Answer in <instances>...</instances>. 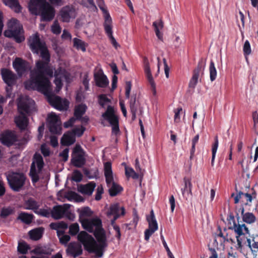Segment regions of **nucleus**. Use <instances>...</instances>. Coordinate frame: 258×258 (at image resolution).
Listing matches in <instances>:
<instances>
[{
  "label": "nucleus",
  "mask_w": 258,
  "mask_h": 258,
  "mask_svg": "<svg viewBox=\"0 0 258 258\" xmlns=\"http://www.w3.org/2000/svg\"><path fill=\"white\" fill-rule=\"evenodd\" d=\"M30 48L33 53H40L42 60H38L35 63V68L30 72V78L46 74L50 78L53 77V71L49 63L50 54L44 42H42L37 33L30 36L28 40Z\"/></svg>",
  "instance_id": "1"
},
{
  "label": "nucleus",
  "mask_w": 258,
  "mask_h": 258,
  "mask_svg": "<svg viewBox=\"0 0 258 258\" xmlns=\"http://www.w3.org/2000/svg\"><path fill=\"white\" fill-rule=\"evenodd\" d=\"M46 74L29 79L24 83L26 89L36 90L43 94L47 98L49 104L59 110H67L69 107V102L67 100H62L58 96L55 95L52 92L51 84Z\"/></svg>",
  "instance_id": "2"
},
{
  "label": "nucleus",
  "mask_w": 258,
  "mask_h": 258,
  "mask_svg": "<svg viewBox=\"0 0 258 258\" xmlns=\"http://www.w3.org/2000/svg\"><path fill=\"white\" fill-rule=\"evenodd\" d=\"M95 237L98 243L85 231H81L78 235V240L83 244L86 250L89 253H94L97 257H101L108 246L107 238L101 235Z\"/></svg>",
  "instance_id": "3"
},
{
  "label": "nucleus",
  "mask_w": 258,
  "mask_h": 258,
  "mask_svg": "<svg viewBox=\"0 0 258 258\" xmlns=\"http://www.w3.org/2000/svg\"><path fill=\"white\" fill-rule=\"evenodd\" d=\"M28 7L32 14L40 16L41 21L49 22L54 17V8L46 0H30Z\"/></svg>",
  "instance_id": "4"
},
{
  "label": "nucleus",
  "mask_w": 258,
  "mask_h": 258,
  "mask_svg": "<svg viewBox=\"0 0 258 258\" xmlns=\"http://www.w3.org/2000/svg\"><path fill=\"white\" fill-rule=\"evenodd\" d=\"M236 217L237 222H234V224L230 225L228 229L234 232L237 241L236 248L237 250L241 251L243 249V238L246 235L250 234V230L245 223L239 221L240 217L238 213L236 214Z\"/></svg>",
  "instance_id": "5"
},
{
  "label": "nucleus",
  "mask_w": 258,
  "mask_h": 258,
  "mask_svg": "<svg viewBox=\"0 0 258 258\" xmlns=\"http://www.w3.org/2000/svg\"><path fill=\"white\" fill-rule=\"evenodd\" d=\"M104 176L107 186L108 187V192L110 196L115 197L123 190V187L114 181L112 171L111 163L106 162L104 164Z\"/></svg>",
  "instance_id": "6"
},
{
  "label": "nucleus",
  "mask_w": 258,
  "mask_h": 258,
  "mask_svg": "<svg viewBox=\"0 0 258 258\" xmlns=\"http://www.w3.org/2000/svg\"><path fill=\"white\" fill-rule=\"evenodd\" d=\"M82 227L90 233H93L94 236H100L106 237L105 230L102 227L101 220L98 218H89V219L81 221Z\"/></svg>",
  "instance_id": "7"
},
{
  "label": "nucleus",
  "mask_w": 258,
  "mask_h": 258,
  "mask_svg": "<svg viewBox=\"0 0 258 258\" xmlns=\"http://www.w3.org/2000/svg\"><path fill=\"white\" fill-rule=\"evenodd\" d=\"M6 176L8 184L11 189L18 192L22 189L26 179L23 173L12 171L8 173Z\"/></svg>",
  "instance_id": "8"
},
{
  "label": "nucleus",
  "mask_w": 258,
  "mask_h": 258,
  "mask_svg": "<svg viewBox=\"0 0 258 258\" xmlns=\"http://www.w3.org/2000/svg\"><path fill=\"white\" fill-rule=\"evenodd\" d=\"M17 21L13 19L10 21L8 24L9 29L5 31L4 35L8 38H13L17 43H20L24 41L25 37L23 28L15 25Z\"/></svg>",
  "instance_id": "9"
},
{
  "label": "nucleus",
  "mask_w": 258,
  "mask_h": 258,
  "mask_svg": "<svg viewBox=\"0 0 258 258\" xmlns=\"http://www.w3.org/2000/svg\"><path fill=\"white\" fill-rule=\"evenodd\" d=\"M102 116L112 126V134L117 135L119 133L118 117L115 114L113 106L108 105L105 112L102 114Z\"/></svg>",
  "instance_id": "10"
},
{
  "label": "nucleus",
  "mask_w": 258,
  "mask_h": 258,
  "mask_svg": "<svg viewBox=\"0 0 258 258\" xmlns=\"http://www.w3.org/2000/svg\"><path fill=\"white\" fill-rule=\"evenodd\" d=\"M256 192L253 188L249 190L248 192L244 193L242 191H238L235 196L234 193L231 197L234 198V203L237 204L240 201L243 203L245 205L250 206L252 201L256 198Z\"/></svg>",
  "instance_id": "11"
},
{
  "label": "nucleus",
  "mask_w": 258,
  "mask_h": 258,
  "mask_svg": "<svg viewBox=\"0 0 258 258\" xmlns=\"http://www.w3.org/2000/svg\"><path fill=\"white\" fill-rule=\"evenodd\" d=\"M73 154L74 156L71 159L72 165L78 168L83 167L86 163V159L85 153L82 147L79 144H76L73 149Z\"/></svg>",
  "instance_id": "12"
},
{
  "label": "nucleus",
  "mask_w": 258,
  "mask_h": 258,
  "mask_svg": "<svg viewBox=\"0 0 258 258\" xmlns=\"http://www.w3.org/2000/svg\"><path fill=\"white\" fill-rule=\"evenodd\" d=\"M47 126L52 134H61V123L58 116L54 113H51L47 116Z\"/></svg>",
  "instance_id": "13"
},
{
  "label": "nucleus",
  "mask_w": 258,
  "mask_h": 258,
  "mask_svg": "<svg viewBox=\"0 0 258 258\" xmlns=\"http://www.w3.org/2000/svg\"><path fill=\"white\" fill-rule=\"evenodd\" d=\"M35 103L34 101L28 97L22 99L18 103V110L20 114H30L35 110Z\"/></svg>",
  "instance_id": "14"
},
{
  "label": "nucleus",
  "mask_w": 258,
  "mask_h": 258,
  "mask_svg": "<svg viewBox=\"0 0 258 258\" xmlns=\"http://www.w3.org/2000/svg\"><path fill=\"white\" fill-rule=\"evenodd\" d=\"M0 140L4 145L10 147L17 141V136L14 131L6 130L1 134Z\"/></svg>",
  "instance_id": "15"
},
{
  "label": "nucleus",
  "mask_w": 258,
  "mask_h": 258,
  "mask_svg": "<svg viewBox=\"0 0 258 258\" xmlns=\"http://www.w3.org/2000/svg\"><path fill=\"white\" fill-rule=\"evenodd\" d=\"M205 66L206 61L201 59L199 61L197 68L194 70L192 78H191L188 84V87L189 88L193 89L195 88L198 83L200 73L201 71L204 70Z\"/></svg>",
  "instance_id": "16"
},
{
  "label": "nucleus",
  "mask_w": 258,
  "mask_h": 258,
  "mask_svg": "<svg viewBox=\"0 0 258 258\" xmlns=\"http://www.w3.org/2000/svg\"><path fill=\"white\" fill-rule=\"evenodd\" d=\"M71 205L64 204L62 205L55 206L51 211V217L55 219L59 220L63 217L64 214L69 210Z\"/></svg>",
  "instance_id": "17"
},
{
  "label": "nucleus",
  "mask_w": 258,
  "mask_h": 258,
  "mask_svg": "<svg viewBox=\"0 0 258 258\" xmlns=\"http://www.w3.org/2000/svg\"><path fill=\"white\" fill-rule=\"evenodd\" d=\"M144 71L146 77L150 85L151 89L154 95L156 94V84L152 77L150 70L149 62L147 57H144Z\"/></svg>",
  "instance_id": "18"
},
{
  "label": "nucleus",
  "mask_w": 258,
  "mask_h": 258,
  "mask_svg": "<svg viewBox=\"0 0 258 258\" xmlns=\"http://www.w3.org/2000/svg\"><path fill=\"white\" fill-rule=\"evenodd\" d=\"M66 252L68 255L76 257L82 254V246L76 242H70L68 245Z\"/></svg>",
  "instance_id": "19"
},
{
  "label": "nucleus",
  "mask_w": 258,
  "mask_h": 258,
  "mask_svg": "<svg viewBox=\"0 0 258 258\" xmlns=\"http://www.w3.org/2000/svg\"><path fill=\"white\" fill-rule=\"evenodd\" d=\"M1 75L3 81L8 86H13L15 84L16 76L11 71L5 68L2 69Z\"/></svg>",
  "instance_id": "20"
},
{
  "label": "nucleus",
  "mask_w": 258,
  "mask_h": 258,
  "mask_svg": "<svg viewBox=\"0 0 258 258\" xmlns=\"http://www.w3.org/2000/svg\"><path fill=\"white\" fill-rule=\"evenodd\" d=\"M59 14L63 22H69L71 17L75 15V9L72 6H67L61 9Z\"/></svg>",
  "instance_id": "21"
},
{
  "label": "nucleus",
  "mask_w": 258,
  "mask_h": 258,
  "mask_svg": "<svg viewBox=\"0 0 258 258\" xmlns=\"http://www.w3.org/2000/svg\"><path fill=\"white\" fill-rule=\"evenodd\" d=\"M125 214V210L123 207H121L119 203L111 204L107 212V217L110 216L120 215L123 216Z\"/></svg>",
  "instance_id": "22"
},
{
  "label": "nucleus",
  "mask_w": 258,
  "mask_h": 258,
  "mask_svg": "<svg viewBox=\"0 0 258 258\" xmlns=\"http://www.w3.org/2000/svg\"><path fill=\"white\" fill-rule=\"evenodd\" d=\"M94 80L96 86L100 88H105L109 84V81L103 72L95 73Z\"/></svg>",
  "instance_id": "23"
},
{
  "label": "nucleus",
  "mask_w": 258,
  "mask_h": 258,
  "mask_svg": "<svg viewBox=\"0 0 258 258\" xmlns=\"http://www.w3.org/2000/svg\"><path fill=\"white\" fill-rule=\"evenodd\" d=\"M239 212H241L242 222L248 224H252L256 221L255 216L251 212L244 213V208L241 206L239 210Z\"/></svg>",
  "instance_id": "24"
},
{
  "label": "nucleus",
  "mask_w": 258,
  "mask_h": 258,
  "mask_svg": "<svg viewBox=\"0 0 258 258\" xmlns=\"http://www.w3.org/2000/svg\"><path fill=\"white\" fill-rule=\"evenodd\" d=\"M17 126L20 130H25L29 123V119L25 114H20L19 116H16L14 119Z\"/></svg>",
  "instance_id": "25"
},
{
  "label": "nucleus",
  "mask_w": 258,
  "mask_h": 258,
  "mask_svg": "<svg viewBox=\"0 0 258 258\" xmlns=\"http://www.w3.org/2000/svg\"><path fill=\"white\" fill-rule=\"evenodd\" d=\"M75 142L76 138L70 131L65 133L60 140L61 145L65 146H71L74 144Z\"/></svg>",
  "instance_id": "26"
},
{
  "label": "nucleus",
  "mask_w": 258,
  "mask_h": 258,
  "mask_svg": "<svg viewBox=\"0 0 258 258\" xmlns=\"http://www.w3.org/2000/svg\"><path fill=\"white\" fill-rule=\"evenodd\" d=\"M96 186V183L91 181L84 185H81L79 188V191L83 194L88 196L92 195Z\"/></svg>",
  "instance_id": "27"
},
{
  "label": "nucleus",
  "mask_w": 258,
  "mask_h": 258,
  "mask_svg": "<svg viewBox=\"0 0 258 258\" xmlns=\"http://www.w3.org/2000/svg\"><path fill=\"white\" fill-rule=\"evenodd\" d=\"M34 219V216L32 214H29L25 212H21L17 217V220L21 221L22 222L29 225Z\"/></svg>",
  "instance_id": "28"
},
{
  "label": "nucleus",
  "mask_w": 258,
  "mask_h": 258,
  "mask_svg": "<svg viewBox=\"0 0 258 258\" xmlns=\"http://www.w3.org/2000/svg\"><path fill=\"white\" fill-rule=\"evenodd\" d=\"M105 22L104 23V28L106 34L108 36L112 35V19L109 14H106L104 16Z\"/></svg>",
  "instance_id": "29"
},
{
  "label": "nucleus",
  "mask_w": 258,
  "mask_h": 258,
  "mask_svg": "<svg viewBox=\"0 0 258 258\" xmlns=\"http://www.w3.org/2000/svg\"><path fill=\"white\" fill-rule=\"evenodd\" d=\"M77 212L79 214V221L81 223V221L84 220L89 219L86 218L87 217H91L93 214L90 208L88 207H84L82 209H78Z\"/></svg>",
  "instance_id": "30"
},
{
  "label": "nucleus",
  "mask_w": 258,
  "mask_h": 258,
  "mask_svg": "<svg viewBox=\"0 0 258 258\" xmlns=\"http://www.w3.org/2000/svg\"><path fill=\"white\" fill-rule=\"evenodd\" d=\"M4 3L13 10L16 13L21 12L22 7L19 4L18 0H3Z\"/></svg>",
  "instance_id": "31"
},
{
  "label": "nucleus",
  "mask_w": 258,
  "mask_h": 258,
  "mask_svg": "<svg viewBox=\"0 0 258 258\" xmlns=\"http://www.w3.org/2000/svg\"><path fill=\"white\" fill-rule=\"evenodd\" d=\"M39 207L38 203L33 198H30L25 202L24 209L26 210H31L34 212L38 210Z\"/></svg>",
  "instance_id": "32"
},
{
  "label": "nucleus",
  "mask_w": 258,
  "mask_h": 258,
  "mask_svg": "<svg viewBox=\"0 0 258 258\" xmlns=\"http://www.w3.org/2000/svg\"><path fill=\"white\" fill-rule=\"evenodd\" d=\"M146 219L149 224L148 228L156 231L158 229V224L153 210H151L150 215L147 216Z\"/></svg>",
  "instance_id": "33"
},
{
  "label": "nucleus",
  "mask_w": 258,
  "mask_h": 258,
  "mask_svg": "<svg viewBox=\"0 0 258 258\" xmlns=\"http://www.w3.org/2000/svg\"><path fill=\"white\" fill-rule=\"evenodd\" d=\"M87 109V106L84 104H81L76 106L74 110V116L76 119L81 118V117L85 113Z\"/></svg>",
  "instance_id": "34"
},
{
  "label": "nucleus",
  "mask_w": 258,
  "mask_h": 258,
  "mask_svg": "<svg viewBox=\"0 0 258 258\" xmlns=\"http://www.w3.org/2000/svg\"><path fill=\"white\" fill-rule=\"evenodd\" d=\"M44 229L42 227H39L31 230L29 232L30 238L33 240H38L40 239L43 234Z\"/></svg>",
  "instance_id": "35"
},
{
  "label": "nucleus",
  "mask_w": 258,
  "mask_h": 258,
  "mask_svg": "<svg viewBox=\"0 0 258 258\" xmlns=\"http://www.w3.org/2000/svg\"><path fill=\"white\" fill-rule=\"evenodd\" d=\"M183 182L184 183V187L181 189L182 196L183 197H186V195H192V184L190 179L188 178L184 177L183 178Z\"/></svg>",
  "instance_id": "36"
},
{
  "label": "nucleus",
  "mask_w": 258,
  "mask_h": 258,
  "mask_svg": "<svg viewBox=\"0 0 258 258\" xmlns=\"http://www.w3.org/2000/svg\"><path fill=\"white\" fill-rule=\"evenodd\" d=\"M13 66L18 74H23L26 71V67L23 60L17 58L13 63Z\"/></svg>",
  "instance_id": "37"
},
{
  "label": "nucleus",
  "mask_w": 258,
  "mask_h": 258,
  "mask_svg": "<svg viewBox=\"0 0 258 258\" xmlns=\"http://www.w3.org/2000/svg\"><path fill=\"white\" fill-rule=\"evenodd\" d=\"M74 47L78 50H81L83 52L86 50L87 46L86 43L82 40L77 38H74L73 39Z\"/></svg>",
  "instance_id": "38"
},
{
  "label": "nucleus",
  "mask_w": 258,
  "mask_h": 258,
  "mask_svg": "<svg viewBox=\"0 0 258 258\" xmlns=\"http://www.w3.org/2000/svg\"><path fill=\"white\" fill-rule=\"evenodd\" d=\"M153 26L154 27L156 35L159 39L162 40V34L160 32V29H162L163 27V23L160 20L159 22H154Z\"/></svg>",
  "instance_id": "39"
},
{
  "label": "nucleus",
  "mask_w": 258,
  "mask_h": 258,
  "mask_svg": "<svg viewBox=\"0 0 258 258\" xmlns=\"http://www.w3.org/2000/svg\"><path fill=\"white\" fill-rule=\"evenodd\" d=\"M30 249V247L25 241H22L19 242L18 246V251L23 254H25L28 252V250Z\"/></svg>",
  "instance_id": "40"
},
{
  "label": "nucleus",
  "mask_w": 258,
  "mask_h": 258,
  "mask_svg": "<svg viewBox=\"0 0 258 258\" xmlns=\"http://www.w3.org/2000/svg\"><path fill=\"white\" fill-rule=\"evenodd\" d=\"M54 76L55 77L54 83L56 86L57 91H59L62 86V83L61 77L60 74V71L58 72V71H55L54 72Z\"/></svg>",
  "instance_id": "41"
},
{
  "label": "nucleus",
  "mask_w": 258,
  "mask_h": 258,
  "mask_svg": "<svg viewBox=\"0 0 258 258\" xmlns=\"http://www.w3.org/2000/svg\"><path fill=\"white\" fill-rule=\"evenodd\" d=\"M210 78L212 82L215 81L217 77V70L214 62L211 60L209 66Z\"/></svg>",
  "instance_id": "42"
},
{
  "label": "nucleus",
  "mask_w": 258,
  "mask_h": 258,
  "mask_svg": "<svg viewBox=\"0 0 258 258\" xmlns=\"http://www.w3.org/2000/svg\"><path fill=\"white\" fill-rule=\"evenodd\" d=\"M34 158L37 164L38 171L40 172L41 171L44 166L43 158L41 155L36 153L34 156Z\"/></svg>",
  "instance_id": "43"
},
{
  "label": "nucleus",
  "mask_w": 258,
  "mask_h": 258,
  "mask_svg": "<svg viewBox=\"0 0 258 258\" xmlns=\"http://www.w3.org/2000/svg\"><path fill=\"white\" fill-rule=\"evenodd\" d=\"M85 130V127L81 125L80 127H75L70 131L73 134L74 136L76 138V137H81L83 135Z\"/></svg>",
  "instance_id": "44"
},
{
  "label": "nucleus",
  "mask_w": 258,
  "mask_h": 258,
  "mask_svg": "<svg viewBox=\"0 0 258 258\" xmlns=\"http://www.w3.org/2000/svg\"><path fill=\"white\" fill-rule=\"evenodd\" d=\"M110 102V99L105 94H101L98 96V103L102 107L104 108L106 104Z\"/></svg>",
  "instance_id": "45"
},
{
  "label": "nucleus",
  "mask_w": 258,
  "mask_h": 258,
  "mask_svg": "<svg viewBox=\"0 0 258 258\" xmlns=\"http://www.w3.org/2000/svg\"><path fill=\"white\" fill-rule=\"evenodd\" d=\"M138 172H136L132 168H125V175L127 177H131L134 179H137L139 177Z\"/></svg>",
  "instance_id": "46"
},
{
  "label": "nucleus",
  "mask_w": 258,
  "mask_h": 258,
  "mask_svg": "<svg viewBox=\"0 0 258 258\" xmlns=\"http://www.w3.org/2000/svg\"><path fill=\"white\" fill-rule=\"evenodd\" d=\"M199 140V135H197L191 141V148L190 151V159H191L194 156L195 152L196 151V145L198 143Z\"/></svg>",
  "instance_id": "47"
},
{
  "label": "nucleus",
  "mask_w": 258,
  "mask_h": 258,
  "mask_svg": "<svg viewBox=\"0 0 258 258\" xmlns=\"http://www.w3.org/2000/svg\"><path fill=\"white\" fill-rule=\"evenodd\" d=\"M78 3L86 7H93L96 9L97 8L94 4V0H75Z\"/></svg>",
  "instance_id": "48"
},
{
  "label": "nucleus",
  "mask_w": 258,
  "mask_h": 258,
  "mask_svg": "<svg viewBox=\"0 0 258 258\" xmlns=\"http://www.w3.org/2000/svg\"><path fill=\"white\" fill-rule=\"evenodd\" d=\"M14 213V210L11 208H3L1 210L0 217L2 218H6Z\"/></svg>",
  "instance_id": "49"
},
{
  "label": "nucleus",
  "mask_w": 258,
  "mask_h": 258,
  "mask_svg": "<svg viewBox=\"0 0 258 258\" xmlns=\"http://www.w3.org/2000/svg\"><path fill=\"white\" fill-rule=\"evenodd\" d=\"M79 225L77 223L71 224L69 227V233L72 236L76 235L79 231Z\"/></svg>",
  "instance_id": "50"
},
{
  "label": "nucleus",
  "mask_w": 258,
  "mask_h": 258,
  "mask_svg": "<svg viewBox=\"0 0 258 258\" xmlns=\"http://www.w3.org/2000/svg\"><path fill=\"white\" fill-rule=\"evenodd\" d=\"M51 31L53 34L58 35L61 33V28L57 20H55L51 27Z\"/></svg>",
  "instance_id": "51"
},
{
  "label": "nucleus",
  "mask_w": 258,
  "mask_h": 258,
  "mask_svg": "<svg viewBox=\"0 0 258 258\" xmlns=\"http://www.w3.org/2000/svg\"><path fill=\"white\" fill-rule=\"evenodd\" d=\"M83 175L81 172L78 170H75L73 172L72 179L77 182H79L81 181Z\"/></svg>",
  "instance_id": "52"
},
{
  "label": "nucleus",
  "mask_w": 258,
  "mask_h": 258,
  "mask_svg": "<svg viewBox=\"0 0 258 258\" xmlns=\"http://www.w3.org/2000/svg\"><path fill=\"white\" fill-rule=\"evenodd\" d=\"M34 213L38 215H40L42 217L48 218L51 214V212L47 209H40L39 210H37L36 211H34Z\"/></svg>",
  "instance_id": "53"
},
{
  "label": "nucleus",
  "mask_w": 258,
  "mask_h": 258,
  "mask_svg": "<svg viewBox=\"0 0 258 258\" xmlns=\"http://www.w3.org/2000/svg\"><path fill=\"white\" fill-rule=\"evenodd\" d=\"M218 228V230H219V233L218 234V236L220 237L223 238L224 242L231 241L232 242H234V240L228 235V233H227L226 234V235H224L220 226H219Z\"/></svg>",
  "instance_id": "54"
},
{
  "label": "nucleus",
  "mask_w": 258,
  "mask_h": 258,
  "mask_svg": "<svg viewBox=\"0 0 258 258\" xmlns=\"http://www.w3.org/2000/svg\"><path fill=\"white\" fill-rule=\"evenodd\" d=\"M96 2L99 8L102 11L104 16L106 15L107 14H109L108 10L105 8V3L103 0H96Z\"/></svg>",
  "instance_id": "55"
},
{
  "label": "nucleus",
  "mask_w": 258,
  "mask_h": 258,
  "mask_svg": "<svg viewBox=\"0 0 258 258\" xmlns=\"http://www.w3.org/2000/svg\"><path fill=\"white\" fill-rule=\"evenodd\" d=\"M104 192V189L102 185H99L96 189L95 199L96 201H100L102 198V195Z\"/></svg>",
  "instance_id": "56"
},
{
  "label": "nucleus",
  "mask_w": 258,
  "mask_h": 258,
  "mask_svg": "<svg viewBox=\"0 0 258 258\" xmlns=\"http://www.w3.org/2000/svg\"><path fill=\"white\" fill-rule=\"evenodd\" d=\"M130 111H137V105L136 104V96H132L130 101Z\"/></svg>",
  "instance_id": "57"
},
{
  "label": "nucleus",
  "mask_w": 258,
  "mask_h": 258,
  "mask_svg": "<svg viewBox=\"0 0 258 258\" xmlns=\"http://www.w3.org/2000/svg\"><path fill=\"white\" fill-rule=\"evenodd\" d=\"M243 50L244 55H247L251 53L250 45L248 40L244 42Z\"/></svg>",
  "instance_id": "58"
},
{
  "label": "nucleus",
  "mask_w": 258,
  "mask_h": 258,
  "mask_svg": "<svg viewBox=\"0 0 258 258\" xmlns=\"http://www.w3.org/2000/svg\"><path fill=\"white\" fill-rule=\"evenodd\" d=\"M218 145H219L218 138V136H216L214 138V143L212 145V155H216V152L217 151V149L218 147Z\"/></svg>",
  "instance_id": "59"
},
{
  "label": "nucleus",
  "mask_w": 258,
  "mask_h": 258,
  "mask_svg": "<svg viewBox=\"0 0 258 258\" xmlns=\"http://www.w3.org/2000/svg\"><path fill=\"white\" fill-rule=\"evenodd\" d=\"M69 152V149L68 148H66L59 154V156L62 158V160L64 162H66L68 160Z\"/></svg>",
  "instance_id": "60"
},
{
  "label": "nucleus",
  "mask_w": 258,
  "mask_h": 258,
  "mask_svg": "<svg viewBox=\"0 0 258 258\" xmlns=\"http://www.w3.org/2000/svg\"><path fill=\"white\" fill-rule=\"evenodd\" d=\"M254 242L255 241L254 240V239H253V243H251V239L250 238H246L247 246L249 247V248L251 251L252 253L253 254L257 252V251L255 250V247H253L254 244Z\"/></svg>",
  "instance_id": "61"
},
{
  "label": "nucleus",
  "mask_w": 258,
  "mask_h": 258,
  "mask_svg": "<svg viewBox=\"0 0 258 258\" xmlns=\"http://www.w3.org/2000/svg\"><path fill=\"white\" fill-rule=\"evenodd\" d=\"M77 193L73 191H69L66 193L64 197L67 199L69 201L74 200L76 197Z\"/></svg>",
  "instance_id": "62"
},
{
  "label": "nucleus",
  "mask_w": 258,
  "mask_h": 258,
  "mask_svg": "<svg viewBox=\"0 0 258 258\" xmlns=\"http://www.w3.org/2000/svg\"><path fill=\"white\" fill-rule=\"evenodd\" d=\"M40 150L44 157H48L50 155V150L44 144L41 145Z\"/></svg>",
  "instance_id": "63"
},
{
  "label": "nucleus",
  "mask_w": 258,
  "mask_h": 258,
  "mask_svg": "<svg viewBox=\"0 0 258 258\" xmlns=\"http://www.w3.org/2000/svg\"><path fill=\"white\" fill-rule=\"evenodd\" d=\"M76 120H77L76 119L75 117H71V118H70L67 121L65 122L63 124V126L64 128H69L70 127H71L73 125V124H74Z\"/></svg>",
  "instance_id": "64"
}]
</instances>
